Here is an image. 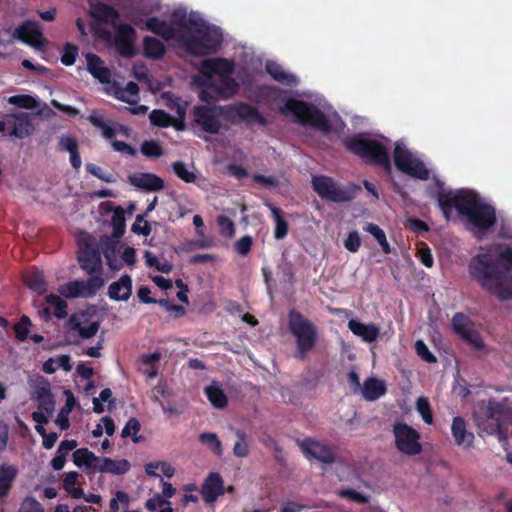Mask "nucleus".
Listing matches in <instances>:
<instances>
[{
	"label": "nucleus",
	"mask_w": 512,
	"mask_h": 512,
	"mask_svg": "<svg viewBox=\"0 0 512 512\" xmlns=\"http://www.w3.org/2000/svg\"><path fill=\"white\" fill-rule=\"evenodd\" d=\"M512 249L489 251L474 257L469 272L480 285L500 300L512 299Z\"/></svg>",
	"instance_id": "1"
},
{
	"label": "nucleus",
	"mask_w": 512,
	"mask_h": 512,
	"mask_svg": "<svg viewBox=\"0 0 512 512\" xmlns=\"http://www.w3.org/2000/svg\"><path fill=\"white\" fill-rule=\"evenodd\" d=\"M193 125L203 132L219 134L222 130L228 131L230 126L222 123L221 118L230 124L244 122L247 125L257 124L261 127L267 125L266 117L257 107L246 102H236L227 105H195L191 110Z\"/></svg>",
	"instance_id": "2"
},
{
	"label": "nucleus",
	"mask_w": 512,
	"mask_h": 512,
	"mask_svg": "<svg viewBox=\"0 0 512 512\" xmlns=\"http://www.w3.org/2000/svg\"><path fill=\"white\" fill-rule=\"evenodd\" d=\"M439 204L447 220L455 211L467 224H497L498 220L505 224L506 221L502 213H497L493 204L474 190L459 189L449 192L441 196Z\"/></svg>",
	"instance_id": "3"
},
{
	"label": "nucleus",
	"mask_w": 512,
	"mask_h": 512,
	"mask_svg": "<svg viewBox=\"0 0 512 512\" xmlns=\"http://www.w3.org/2000/svg\"><path fill=\"white\" fill-rule=\"evenodd\" d=\"M223 41L220 29L208 25L203 19L201 26H196L193 33L181 34L178 42L190 55L199 57L217 53Z\"/></svg>",
	"instance_id": "4"
},
{
	"label": "nucleus",
	"mask_w": 512,
	"mask_h": 512,
	"mask_svg": "<svg viewBox=\"0 0 512 512\" xmlns=\"http://www.w3.org/2000/svg\"><path fill=\"white\" fill-rule=\"evenodd\" d=\"M125 226H113L110 235L100 238V250L106 260L107 266L113 271L124 267L132 268L136 264V250L120 241L125 232Z\"/></svg>",
	"instance_id": "5"
},
{
	"label": "nucleus",
	"mask_w": 512,
	"mask_h": 512,
	"mask_svg": "<svg viewBox=\"0 0 512 512\" xmlns=\"http://www.w3.org/2000/svg\"><path fill=\"white\" fill-rule=\"evenodd\" d=\"M344 146L349 152L359 156L366 163L380 166L387 173L391 172L392 165L388 150L380 141L358 134L347 139Z\"/></svg>",
	"instance_id": "6"
},
{
	"label": "nucleus",
	"mask_w": 512,
	"mask_h": 512,
	"mask_svg": "<svg viewBox=\"0 0 512 512\" xmlns=\"http://www.w3.org/2000/svg\"><path fill=\"white\" fill-rule=\"evenodd\" d=\"M279 112L284 116L294 115L301 125H309L324 133L332 130L325 114L314 104L303 100L290 98L280 107Z\"/></svg>",
	"instance_id": "7"
},
{
	"label": "nucleus",
	"mask_w": 512,
	"mask_h": 512,
	"mask_svg": "<svg viewBox=\"0 0 512 512\" xmlns=\"http://www.w3.org/2000/svg\"><path fill=\"white\" fill-rule=\"evenodd\" d=\"M289 329L296 341L295 356L303 359L317 342L316 327L296 311L289 314Z\"/></svg>",
	"instance_id": "8"
},
{
	"label": "nucleus",
	"mask_w": 512,
	"mask_h": 512,
	"mask_svg": "<svg viewBox=\"0 0 512 512\" xmlns=\"http://www.w3.org/2000/svg\"><path fill=\"white\" fill-rule=\"evenodd\" d=\"M76 241L79 247L78 260L80 266L89 274L102 272V260L100 250V240L80 230L76 234Z\"/></svg>",
	"instance_id": "9"
},
{
	"label": "nucleus",
	"mask_w": 512,
	"mask_h": 512,
	"mask_svg": "<svg viewBox=\"0 0 512 512\" xmlns=\"http://www.w3.org/2000/svg\"><path fill=\"white\" fill-rule=\"evenodd\" d=\"M502 411L496 402H480L474 409V419L479 429L488 434H499L501 431Z\"/></svg>",
	"instance_id": "10"
},
{
	"label": "nucleus",
	"mask_w": 512,
	"mask_h": 512,
	"mask_svg": "<svg viewBox=\"0 0 512 512\" xmlns=\"http://www.w3.org/2000/svg\"><path fill=\"white\" fill-rule=\"evenodd\" d=\"M392 432L395 446L400 453L407 456H415L421 453V436L416 429L404 422H395Z\"/></svg>",
	"instance_id": "11"
},
{
	"label": "nucleus",
	"mask_w": 512,
	"mask_h": 512,
	"mask_svg": "<svg viewBox=\"0 0 512 512\" xmlns=\"http://www.w3.org/2000/svg\"><path fill=\"white\" fill-rule=\"evenodd\" d=\"M106 279L96 274L87 280L67 282L59 287V293L66 298H90L104 286Z\"/></svg>",
	"instance_id": "12"
},
{
	"label": "nucleus",
	"mask_w": 512,
	"mask_h": 512,
	"mask_svg": "<svg viewBox=\"0 0 512 512\" xmlns=\"http://www.w3.org/2000/svg\"><path fill=\"white\" fill-rule=\"evenodd\" d=\"M313 190L323 199L335 203L350 201L352 193L349 189L339 186L331 177L314 175L311 179Z\"/></svg>",
	"instance_id": "13"
},
{
	"label": "nucleus",
	"mask_w": 512,
	"mask_h": 512,
	"mask_svg": "<svg viewBox=\"0 0 512 512\" xmlns=\"http://www.w3.org/2000/svg\"><path fill=\"white\" fill-rule=\"evenodd\" d=\"M12 38L36 49H43L47 45V40L36 21L25 20L22 22L13 31Z\"/></svg>",
	"instance_id": "14"
},
{
	"label": "nucleus",
	"mask_w": 512,
	"mask_h": 512,
	"mask_svg": "<svg viewBox=\"0 0 512 512\" xmlns=\"http://www.w3.org/2000/svg\"><path fill=\"white\" fill-rule=\"evenodd\" d=\"M452 326L454 330L466 340L471 347L476 351H484L485 344L479 335L478 331L474 328L470 319L463 314H456L452 319Z\"/></svg>",
	"instance_id": "15"
},
{
	"label": "nucleus",
	"mask_w": 512,
	"mask_h": 512,
	"mask_svg": "<svg viewBox=\"0 0 512 512\" xmlns=\"http://www.w3.org/2000/svg\"><path fill=\"white\" fill-rule=\"evenodd\" d=\"M114 44L118 53L125 58H133L137 55L134 46L135 29L127 23L115 24Z\"/></svg>",
	"instance_id": "16"
},
{
	"label": "nucleus",
	"mask_w": 512,
	"mask_h": 512,
	"mask_svg": "<svg viewBox=\"0 0 512 512\" xmlns=\"http://www.w3.org/2000/svg\"><path fill=\"white\" fill-rule=\"evenodd\" d=\"M300 447L309 460H316L322 463H331L334 461V453L330 447L322 442L312 439L303 440Z\"/></svg>",
	"instance_id": "17"
},
{
	"label": "nucleus",
	"mask_w": 512,
	"mask_h": 512,
	"mask_svg": "<svg viewBox=\"0 0 512 512\" xmlns=\"http://www.w3.org/2000/svg\"><path fill=\"white\" fill-rule=\"evenodd\" d=\"M7 123L8 127L11 128L8 132L9 136L19 139L28 137L34 131L31 117L26 112L7 114Z\"/></svg>",
	"instance_id": "18"
},
{
	"label": "nucleus",
	"mask_w": 512,
	"mask_h": 512,
	"mask_svg": "<svg viewBox=\"0 0 512 512\" xmlns=\"http://www.w3.org/2000/svg\"><path fill=\"white\" fill-rule=\"evenodd\" d=\"M129 183L147 191H160L164 188V180L153 173H134L128 177Z\"/></svg>",
	"instance_id": "19"
},
{
	"label": "nucleus",
	"mask_w": 512,
	"mask_h": 512,
	"mask_svg": "<svg viewBox=\"0 0 512 512\" xmlns=\"http://www.w3.org/2000/svg\"><path fill=\"white\" fill-rule=\"evenodd\" d=\"M234 62L226 58L204 59L201 62L203 74H217L220 78L229 76L234 71Z\"/></svg>",
	"instance_id": "20"
},
{
	"label": "nucleus",
	"mask_w": 512,
	"mask_h": 512,
	"mask_svg": "<svg viewBox=\"0 0 512 512\" xmlns=\"http://www.w3.org/2000/svg\"><path fill=\"white\" fill-rule=\"evenodd\" d=\"M91 17L99 24H108L115 26L120 18V13L113 6L97 2L91 5Z\"/></svg>",
	"instance_id": "21"
},
{
	"label": "nucleus",
	"mask_w": 512,
	"mask_h": 512,
	"mask_svg": "<svg viewBox=\"0 0 512 512\" xmlns=\"http://www.w3.org/2000/svg\"><path fill=\"white\" fill-rule=\"evenodd\" d=\"M348 328L357 337L364 342H374L380 334V327L374 323H362L358 320L351 319L348 322Z\"/></svg>",
	"instance_id": "22"
},
{
	"label": "nucleus",
	"mask_w": 512,
	"mask_h": 512,
	"mask_svg": "<svg viewBox=\"0 0 512 512\" xmlns=\"http://www.w3.org/2000/svg\"><path fill=\"white\" fill-rule=\"evenodd\" d=\"M224 493L223 480L217 473H211L206 478L201 494L205 502L214 503Z\"/></svg>",
	"instance_id": "23"
},
{
	"label": "nucleus",
	"mask_w": 512,
	"mask_h": 512,
	"mask_svg": "<svg viewBox=\"0 0 512 512\" xmlns=\"http://www.w3.org/2000/svg\"><path fill=\"white\" fill-rule=\"evenodd\" d=\"M451 433L455 443L465 449L471 448L474 434L467 430L466 423L461 417H454L451 425Z\"/></svg>",
	"instance_id": "24"
},
{
	"label": "nucleus",
	"mask_w": 512,
	"mask_h": 512,
	"mask_svg": "<svg viewBox=\"0 0 512 512\" xmlns=\"http://www.w3.org/2000/svg\"><path fill=\"white\" fill-rule=\"evenodd\" d=\"M87 70L102 84H109L111 80L110 70L104 66L103 60L96 54L89 53L86 56Z\"/></svg>",
	"instance_id": "25"
},
{
	"label": "nucleus",
	"mask_w": 512,
	"mask_h": 512,
	"mask_svg": "<svg viewBox=\"0 0 512 512\" xmlns=\"http://www.w3.org/2000/svg\"><path fill=\"white\" fill-rule=\"evenodd\" d=\"M132 294V279L128 275L121 276L110 284L108 295L115 301H127Z\"/></svg>",
	"instance_id": "26"
},
{
	"label": "nucleus",
	"mask_w": 512,
	"mask_h": 512,
	"mask_svg": "<svg viewBox=\"0 0 512 512\" xmlns=\"http://www.w3.org/2000/svg\"><path fill=\"white\" fill-rule=\"evenodd\" d=\"M70 328L77 331L82 338L94 336L99 325L95 321L86 322V316L83 313L74 314L69 320Z\"/></svg>",
	"instance_id": "27"
},
{
	"label": "nucleus",
	"mask_w": 512,
	"mask_h": 512,
	"mask_svg": "<svg viewBox=\"0 0 512 512\" xmlns=\"http://www.w3.org/2000/svg\"><path fill=\"white\" fill-rule=\"evenodd\" d=\"M130 467V462L126 459L100 457L98 460L97 471L114 475H122L128 472Z\"/></svg>",
	"instance_id": "28"
},
{
	"label": "nucleus",
	"mask_w": 512,
	"mask_h": 512,
	"mask_svg": "<svg viewBox=\"0 0 512 512\" xmlns=\"http://www.w3.org/2000/svg\"><path fill=\"white\" fill-rule=\"evenodd\" d=\"M145 28L153 34L160 36L165 41L173 40L176 36L175 29L165 20H161L157 17H149L145 21Z\"/></svg>",
	"instance_id": "29"
},
{
	"label": "nucleus",
	"mask_w": 512,
	"mask_h": 512,
	"mask_svg": "<svg viewBox=\"0 0 512 512\" xmlns=\"http://www.w3.org/2000/svg\"><path fill=\"white\" fill-rule=\"evenodd\" d=\"M212 89L219 97L228 100L233 98L239 90L238 82L231 75L220 78L219 84H210Z\"/></svg>",
	"instance_id": "30"
},
{
	"label": "nucleus",
	"mask_w": 512,
	"mask_h": 512,
	"mask_svg": "<svg viewBox=\"0 0 512 512\" xmlns=\"http://www.w3.org/2000/svg\"><path fill=\"white\" fill-rule=\"evenodd\" d=\"M143 55L147 59L159 60L166 54V47L159 39L145 36L142 40Z\"/></svg>",
	"instance_id": "31"
},
{
	"label": "nucleus",
	"mask_w": 512,
	"mask_h": 512,
	"mask_svg": "<svg viewBox=\"0 0 512 512\" xmlns=\"http://www.w3.org/2000/svg\"><path fill=\"white\" fill-rule=\"evenodd\" d=\"M25 284L35 293L42 295L47 291V283L44 278L43 272L32 268L26 271L23 275Z\"/></svg>",
	"instance_id": "32"
},
{
	"label": "nucleus",
	"mask_w": 512,
	"mask_h": 512,
	"mask_svg": "<svg viewBox=\"0 0 512 512\" xmlns=\"http://www.w3.org/2000/svg\"><path fill=\"white\" fill-rule=\"evenodd\" d=\"M385 392V382L375 378L367 379L362 387V395L368 401H374L380 398L385 394Z\"/></svg>",
	"instance_id": "33"
},
{
	"label": "nucleus",
	"mask_w": 512,
	"mask_h": 512,
	"mask_svg": "<svg viewBox=\"0 0 512 512\" xmlns=\"http://www.w3.org/2000/svg\"><path fill=\"white\" fill-rule=\"evenodd\" d=\"M99 459L100 457H97L93 452L86 448L77 449L73 453V462L76 466L85 467L94 471H97Z\"/></svg>",
	"instance_id": "34"
},
{
	"label": "nucleus",
	"mask_w": 512,
	"mask_h": 512,
	"mask_svg": "<svg viewBox=\"0 0 512 512\" xmlns=\"http://www.w3.org/2000/svg\"><path fill=\"white\" fill-rule=\"evenodd\" d=\"M266 71L275 81L279 83L287 85H293L296 83V77L293 74L287 73L283 67L276 62H267Z\"/></svg>",
	"instance_id": "35"
},
{
	"label": "nucleus",
	"mask_w": 512,
	"mask_h": 512,
	"mask_svg": "<svg viewBox=\"0 0 512 512\" xmlns=\"http://www.w3.org/2000/svg\"><path fill=\"white\" fill-rule=\"evenodd\" d=\"M145 472L153 477H160L162 474L165 477L171 478L175 473V469L169 462L152 461L145 465Z\"/></svg>",
	"instance_id": "36"
},
{
	"label": "nucleus",
	"mask_w": 512,
	"mask_h": 512,
	"mask_svg": "<svg viewBox=\"0 0 512 512\" xmlns=\"http://www.w3.org/2000/svg\"><path fill=\"white\" fill-rule=\"evenodd\" d=\"M408 169H401L400 171L413 177L416 179H420L423 181H426L430 177V172L423 163L418 158L413 157L408 163H407Z\"/></svg>",
	"instance_id": "37"
},
{
	"label": "nucleus",
	"mask_w": 512,
	"mask_h": 512,
	"mask_svg": "<svg viewBox=\"0 0 512 512\" xmlns=\"http://www.w3.org/2000/svg\"><path fill=\"white\" fill-rule=\"evenodd\" d=\"M408 169H401L400 171L413 177L416 179H420L423 181H426L430 177V172L423 163L418 158L413 157L408 163H407Z\"/></svg>",
	"instance_id": "38"
},
{
	"label": "nucleus",
	"mask_w": 512,
	"mask_h": 512,
	"mask_svg": "<svg viewBox=\"0 0 512 512\" xmlns=\"http://www.w3.org/2000/svg\"><path fill=\"white\" fill-rule=\"evenodd\" d=\"M205 394L210 403L218 409L224 408L227 404V397L217 383H212L205 388Z\"/></svg>",
	"instance_id": "39"
},
{
	"label": "nucleus",
	"mask_w": 512,
	"mask_h": 512,
	"mask_svg": "<svg viewBox=\"0 0 512 512\" xmlns=\"http://www.w3.org/2000/svg\"><path fill=\"white\" fill-rule=\"evenodd\" d=\"M16 474L17 470L14 466H0V498L8 494Z\"/></svg>",
	"instance_id": "40"
},
{
	"label": "nucleus",
	"mask_w": 512,
	"mask_h": 512,
	"mask_svg": "<svg viewBox=\"0 0 512 512\" xmlns=\"http://www.w3.org/2000/svg\"><path fill=\"white\" fill-rule=\"evenodd\" d=\"M173 22L181 28H189L192 31L196 26H201L202 18L194 15L187 16L185 11L176 10L172 14Z\"/></svg>",
	"instance_id": "41"
},
{
	"label": "nucleus",
	"mask_w": 512,
	"mask_h": 512,
	"mask_svg": "<svg viewBox=\"0 0 512 512\" xmlns=\"http://www.w3.org/2000/svg\"><path fill=\"white\" fill-rule=\"evenodd\" d=\"M414 156L409 151L408 148H406L403 144L396 142L394 151H393V159L396 168L400 171L401 169H408L407 163L413 158Z\"/></svg>",
	"instance_id": "42"
},
{
	"label": "nucleus",
	"mask_w": 512,
	"mask_h": 512,
	"mask_svg": "<svg viewBox=\"0 0 512 512\" xmlns=\"http://www.w3.org/2000/svg\"><path fill=\"white\" fill-rule=\"evenodd\" d=\"M71 359L68 355H60L56 358H50L43 364L44 372L48 374L54 373L57 369L62 368L65 371H70Z\"/></svg>",
	"instance_id": "43"
},
{
	"label": "nucleus",
	"mask_w": 512,
	"mask_h": 512,
	"mask_svg": "<svg viewBox=\"0 0 512 512\" xmlns=\"http://www.w3.org/2000/svg\"><path fill=\"white\" fill-rule=\"evenodd\" d=\"M79 474L75 471L68 472L65 475V478L63 480V486L64 489L67 491L71 497L75 499L82 498L84 496V491L77 487L76 484L78 482Z\"/></svg>",
	"instance_id": "44"
},
{
	"label": "nucleus",
	"mask_w": 512,
	"mask_h": 512,
	"mask_svg": "<svg viewBox=\"0 0 512 512\" xmlns=\"http://www.w3.org/2000/svg\"><path fill=\"white\" fill-rule=\"evenodd\" d=\"M145 264L154 268L161 273H169L172 270V264L166 259L158 258L154 256L151 252L145 251L144 253Z\"/></svg>",
	"instance_id": "45"
},
{
	"label": "nucleus",
	"mask_w": 512,
	"mask_h": 512,
	"mask_svg": "<svg viewBox=\"0 0 512 512\" xmlns=\"http://www.w3.org/2000/svg\"><path fill=\"white\" fill-rule=\"evenodd\" d=\"M146 508L151 512H173L171 502L161 496L160 494L154 495L146 502Z\"/></svg>",
	"instance_id": "46"
},
{
	"label": "nucleus",
	"mask_w": 512,
	"mask_h": 512,
	"mask_svg": "<svg viewBox=\"0 0 512 512\" xmlns=\"http://www.w3.org/2000/svg\"><path fill=\"white\" fill-rule=\"evenodd\" d=\"M45 302L54 309V315L57 318H64L67 315V303L59 295L49 294L45 298Z\"/></svg>",
	"instance_id": "47"
},
{
	"label": "nucleus",
	"mask_w": 512,
	"mask_h": 512,
	"mask_svg": "<svg viewBox=\"0 0 512 512\" xmlns=\"http://www.w3.org/2000/svg\"><path fill=\"white\" fill-rule=\"evenodd\" d=\"M7 102L11 105L18 107V108H24V109H30V110L38 107L37 100L33 96L27 95V94H19V95L10 96L7 99Z\"/></svg>",
	"instance_id": "48"
},
{
	"label": "nucleus",
	"mask_w": 512,
	"mask_h": 512,
	"mask_svg": "<svg viewBox=\"0 0 512 512\" xmlns=\"http://www.w3.org/2000/svg\"><path fill=\"white\" fill-rule=\"evenodd\" d=\"M172 170L174 174L185 183H194L196 180L195 173L190 171L183 161L179 160L172 163Z\"/></svg>",
	"instance_id": "49"
},
{
	"label": "nucleus",
	"mask_w": 512,
	"mask_h": 512,
	"mask_svg": "<svg viewBox=\"0 0 512 512\" xmlns=\"http://www.w3.org/2000/svg\"><path fill=\"white\" fill-rule=\"evenodd\" d=\"M136 207L135 204L130 203L127 209L122 208L121 206H116L111 216L110 222L104 220L102 224H125L126 222V214L131 216Z\"/></svg>",
	"instance_id": "50"
},
{
	"label": "nucleus",
	"mask_w": 512,
	"mask_h": 512,
	"mask_svg": "<svg viewBox=\"0 0 512 512\" xmlns=\"http://www.w3.org/2000/svg\"><path fill=\"white\" fill-rule=\"evenodd\" d=\"M149 119L151 123L158 127H169L173 126V117L161 109H155L153 110L150 115Z\"/></svg>",
	"instance_id": "51"
},
{
	"label": "nucleus",
	"mask_w": 512,
	"mask_h": 512,
	"mask_svg": "<svg viewBox=\"0 0 512 512\" xmlns=\"http://www.w3.org/2000/svg\"><path fill=\"white\" fill-rule=\"evenodd\" d=\"M416 410L426 424L433 423V414L430 403L426 397H419L416 401Z\"/></svg>",
	"instance_id": "52"
},
{
	"label": "nucleus",
	"mask_w": 512,
	"mask_h": 512,
	"mask_svg": "<svg viewBox=\"0 0 512 512\" xmlns=\"http://www.w3.org/2000/svg\"><path fill=\"white\" fill-rule=\"evenodd\" d=\"M140 151L146 157L158 158L163 155L161 145L155 140H145L140 146Z\"/></svg>",
	"instance_id": "53"
},
{
	"label": "nucleus",
	"mask_w": 512,
	"mask_h": 512,
	"mask_svg": "<svg viewBox=\"0 0 512 512\" xmlns=\"http://www.w3.org/2000/svg\"><path fill=\"white\" fill-rule=\"evenodd\" d=\"M199 440L202 444L207 445L215 454H222V444L215 433H202L199 436Z\"/></svg>",
	"instance_id": "54"
},
{
	"label": "nucleus",
	"mask_w": 512,
	"mask_h": 512,
	"mask_svg": "<svg viewBox=\"0 0 512 512\" xmlns=\"http://www.w3.org/2000/svg\"><path fill=\"white\" fill-rule=\"evenodd\" d=\"M88 121L95 127L100 128L102 130V134L104 138L106 139H112L115 137V130L108 126L102 119V117L96 115L95 112H93L91 115L88 116Z\"/></svg>",
	"instance_id": "55"
},
{
	"label": "nucleus",
	"mask_w": 512,
	"mask_h": 512,
	"mask_svg": "<svg viewBox=\"0 0 512 512\" xmlns=\"http://www.w3.org/2000/svg\"><path fill=\"white\" fill-rule=\"evenodd\" d=\"M367 231L376 239L385 254L392 252L386 234L379 226H368Z\"/></svg>",
	"instance_id": "56"
},
{
	"label": "nucleus",
	"mask_w": 512,
	"mask_h": 512,
	"mask_svg": "<svg viewBox=\"0 0 512 512\" xmlns=\"http://www.w3.org/2000/svg\"><path fill=\"white\" fill-rule=\"evenodd\" d=\"M130 498L127 493L117 491L110 500V509L112 512H119L120 509H126L129 506Z\"/></svg>",
	"instance_id": "57"
},
{
	"label": "nucleus",
	"mask_w": 512,
	"mask_h": 512,
	"mask_svg": "<svg viewBox=\"0 0 512 512\" xmlns=\"http://www.w3.org/2000/svg\"><path fill=\"white\" fill-rule=\"evenodd\" d=\"M337 495L341 498H346L349 501L364 504L369 501V496L353 489H342L337 491Z\"/></svg>",
	"instance_id": "58"
},
{
	"label": "nucleus",
	"mask_w": 512,
	"mask_h": 512,
	"mask_svg": "<svg viewBox=\"0 0 512 512\" xmlns=\"http://www.w3.org/2000/svg\"><path fill=\"white\" fill-rule=\"evenodd\" d=\"M78 47L71 43H66L61 55V62L65 66H71L75 63L78 55Z\"/></svg>",
	"instance_id": "59"
},
{
	"label": "nucleus",
	"mask_w": 512,
	"mask_h": 512,
	"mask_svg": "<svg viewBox=\"0 0 512 512\" xmlns=\"http://www.w3.org/2000/svg\"><path fill=\"white\" fill-rule=\"evenodd\" d=\"M237 437L238 440L234 445L233 453L237 457H246L249 454V446L245 434L238 431Z\"/></svg>",
	"instance_id": "60"
},
{
	"label": "nucleus",
	"mask_w": 512,
	"mask_h": 512,
	"mask_svg": "<svg viewBox=\"0 0 512 512\" xmlns=\"http://www.w3.org/2000/svg\"><path fill=\"white\" fill-rule=\"evenodd\" d=\"M31 326V321L27 316H22L20 321L15 324L14 331L16 337L20 341H24L28 337L29 327Z\"/></svg>",
	"instance_id": "61"
},
{
	"label": "nucleus",
	"mask_w": 512,
	"mask_h": 512,
	"mask_svg": "<svg viewBox=\"0 0 512 512\" xmlns=\"http://www.w3.org/2000/svg\"><path fill=\"white\" fill-rule=\"evenodd\" d=\"M86 170L93 176L97 177L98 179L106 182V183H112L114 182V176L111 173L104 172L103 169L93 163H88L86 165Z\"/></svg>",
	"instance_id": "62"
},
{
	"label": "nucleus",
	"mask_w": 512,
	"mask_h": 512,
	"mask_svg": "<svg viewBox=\"0 0 512 512\" xmlns=\"http://www.w3.org/2000/svg\"><path fill=\"white\" fill-rule=\"evenodd\" d=\"M415 350L418 356L426 362L434 363L436 361L435 356L429 351L427 345L422 340L416 341Z\"/></svg>",
	"instance_id": "63"
},
{
	"label": "nucleus",
	"mask_w": 512,
	"mask_h": 512,
	"mask_svg": "<svg viewBox=\"0 0 512 512\" xmlns=\"http://www.w3.org/2000/svg\"><path fill=\"white\" fill-rule=\"evenodd\" d=\"M19 512H43V508L35 499L26 498L21 503Z\"/></svg>",
	"instance_id": "64"
}]
</instances>
